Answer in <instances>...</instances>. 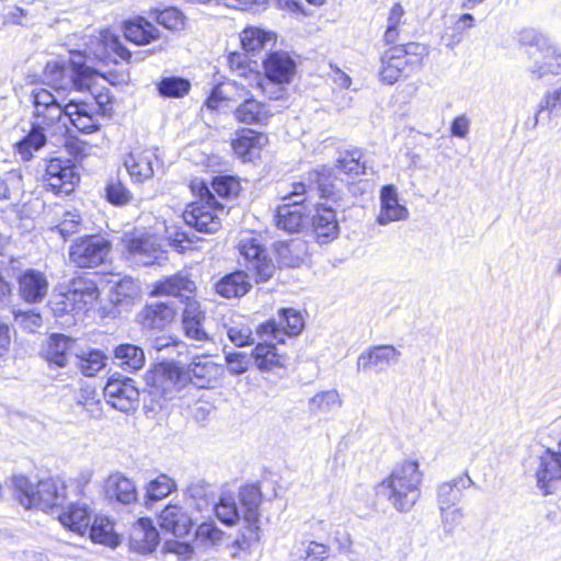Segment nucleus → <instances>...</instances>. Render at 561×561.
<instances>
[{
	"mask_svg": "<svg viewBox=\"0 0 561 561\" xmlns=\"http://www.w3.org/2000/svg\"><path fill=\"white\" fill-rule=\"evenodd\" d=\"M105 499L112 504L130 505L136 503L138 492L135 482L122 472L111 473L103 483Z\"/></svg>",
	"mask_w": 561,
	"mask_h": 561,
	"instance_id": "17",
	"label": "nucleus"
},
{
	"mask_svg": "<svg viewBox=\"0 0 561 561\" xmlns=\"http://www.w3.org/2000/svg\"><path fill=\"white\" fill-rule=\"evenodd\" d=\"M72 341L64 334H53L42 348L43 357L57 367H65L70 357Z\"/></svg>",
	"mask_w": 561,
	"mask_h": 561,
	"instance_id": "34",
	"label": "nucleus"
},
{
	"mask_svg": "<svg viewBox=\"0 0 561 561\" xmlns=\"http://www.w3.org/2000/svg\"><path fill=\"white\" fill-rule=\"evenodd\" d=\"M205 314L196 300H187L182 314L184 335L196 342L209 341V334L204 329Z\"/></svg>",
	"mask_w": 561,
	"mask_h": 561,
	"instance_id": "26",
	"label": "nucleus"
},
{
	"mask_svg": "<svg viewBox=\"0 0 561 561\" xmlns=\"http://www.w3.org/2000/svg\"><path fill=\"white\" fill-rule=\"evenodd\" d=\"M90 538L93 542L116 547L119 538L114 530L113 522L105 516H95L90 527Z\"/></svg>",
	"mask_w": 561,
	"mask_h": 561,
	"instance_id": "42",
	"label": "nucleus"
},
{
	"mask_svg": "<svg viewBox=\"0 0 561 561\" xmlns=\"http://www.w3.org/2000/svg\"><path fill=\"white\" fill-rule=\"evenodd\" d=\"M56 515L64 527L80 535L87 533L91 522V508L83 502L65 503Z\"/></svg>",
	"mask_w": 561,
	"mask_h": 561,
	"instance_id": "24",
	"label": "nucleus"
},
{
	"mask_svg": "<svg viewBox=\"0 0 561 561\" xmlns=\"http://www.w3.org/2000/svg\"><path fill=\"white\" fill-rule=\"evenodd\" d=\"M31 96L32 129L15 145L16 152L24 161L33 158L34 152L46 144L47 137L61 134L66 129V105L62 106L57 98L44 88L34 89Z\"/></svg>",
	"mask_w": 561,
	"mask_h": 561,
	"instance_id": "1",
	"label": "nucleus"
},
{
	"mask_svg": "<svg viewBox=\"0 0 561 561\" xmlns=\"http://www.w3.org/2000/svg\"><path fill=\"white\" fill-rule=\"evenodd\" d=\"M224 531L219 529L215 522L202 523L195 533V540L204 548L217 546L221 542Z\"/></svg>",
	"mask_w": 561,
	"mask_h": 561,
	"instance_id": "48",
	"label": "nucleus"
},
{
	"mask_svg": "<svg viewBox=\"0 0 561 561\" xmlns=\"http://www.w3.org/2000/svg\"><path fill=\"white\" fill-rule=\"evenodd\" d=\"M309 180L316 182L317 187L304 182L291 184V191L286 193L283 197V204L276 210V225L279 229L288 232L298 231L307 216L306 202L310 197V193L317 191L321 197L334 204L342 199L341 190L337 183L330 181V175L325 168L321 171L314 170L309 173Z\"/></svg>",
	"mask_w": 561,
	"mask_h": 561,
	"instance_id": "2",
	"label": "nucleus"
},
{
	"mask_svg": "<svg viewBox=\"0 0 561 561\" xmlns=\"http://www.w3.org/2000/svg\"><path fill=\"white\" fill-rule=\"evenodd\" d=\"M152 388L162 397L171 399L190 380L188 371L173 362H162L151 371Z\"/></svg>",
	"mask_w": 561,
	"mask_h": 561,
	"instance_id": "11",
	"label": "nucleus"
},
{
	"mask_svg": "<svg viewBox=\"0 0 561 561\" xmlns=\"http://www.w3.org/2000/svg\"><path fill=\"white\" fill-rule=\"evenodd\" d=\"M106 402L121 412L135 410L139 400V391L130 378H111L103 389Z\"/></svg>",
	"mask_w": 561,
	"mask_h": 561,
	"instance_id": "14",
	"label": "nucleus"
},
{
	"mask_svg": "<svg viewBox=\"0 0 561 561\" xmlns=\"http://www.w3.org/2000/svg\"><path fill=\"white\" fill-rule=\"evenodd\" d=\"M270 115L267 106L254 99H247L234 110L236 119L245 125L263 124Z\"/></svg>",
	"mask_w": 561,
	"mask_h": 561,
	"instance_id": "37",
	"label": "nucleus"
},
{
	"mask_svg": "<svg viewBox=\"0 0 561 561\" xmlns=\"http://www.w3.org/2000/svg\"><path fill=\"white\" fill-rule=\"evenodd\" d=\"M124 35L126 39L137 45H145L160 36L159 30L148 22L139 18L125 24Z\"/></svg>",
	"mask_w": 561,
	"mask_h": 561,
	"instance_id": "41",
	"label": "nucleus"
},
{
	"mask_svg": "<svg viewBox=\"0 0 561 561\" xmlns=\"http://www.w3.org/2000/svg\"><path fill=\"white\" fill-rule=\"evenodd\" d=\"M362 152L352 150L344 152L337 160V167L346 174L359 175L365 173V163L360 161Z\"/></svg>",
	"mask_w": 561,
	"mask_h": 561,
	"instance_id": "51",
	"label": "nucleus"
},
{
	"mask_svg": "<svg viewBox=\"0 0 561 561\" xmlns=\"http://www.w3.org/2000/svg\"><path fill=\"white\" fill-rule=\"evenodd\" d=\"M20 491L19 500L26 508L37 507L57 514L67 500V488L58 479H46L33 486L26 478L20 477L14 481Z\"/></svg>",
	"mask_w": 561,
	"mask_h": 561,
	"instance_id": "6",
	"label": "nucleus"
},
{
	"mask_svg": "<svg viewBox=\"0 0 561 561\" xmlns=\"http://www.w3.org/2000/svg\"><path fill=\"white\" fill-rule=\"evenodd\" d=\"M192 524V517L178 504L165 506L159 515L160 527L176 537L187 535Z\"/></svg>",
	"mask_w": 561,
	"mask_h": 561,
	"instance_id": "27",
	"label": "nucleus"
},
{
	"mask_svg": "<svg viewBox=\"0 0 561 561\" xmlns=\"http://www.w3.org/2000/svg\"><path fill=\"white\" fill-rule=\"evenodd\" d=\"M245 268L252 273L257 283L267 282L276 271V265L260 239L243 237L238 245Z\"/></svg>",
	"mask_w": 561,
	"mask_h": 561,
	"instance_id": "8",
	"label": "nucleus"
},
{
	"mask_svg": "<svg viewBox=\"0 0 561 561\" xmlns=\"http://www.w3.org/2000/svg\"><path fill=\"white\" fill-rule=\"evenodd\" d=\"M252 363V354L248 355L244 352L226 354V364L229 373L232 375H241L245 373Z\"/></svg>",
	"mask_w": 561,
	"mask_h": 561,
	"instance_id": "61",
	"label": "nucleus"
},
{
	"mask_svg": "<svg viewBox=\"0 0 561 561\" xmlns=\"http://www.w3.org/2000/svg\"><path fill=\"white\" fill-rule=\"evenodd\" d=\"M152 347L158 352H165L168 356L182 355L187 352V345L172 336H158L152 340Z\"/></svg>",
	"mask_w": 561,
	"mask_h": 561,
	"instance_id": "55",
	"label": "nucleus"
},
{
	"mask_svg": "<svg viewBox=\"0 0 561 561\" xmlns=\"http://www.w3.org/2000/svg\"><path fill=\"white\" fill-rule=\"evenodd\" d=\"M423 471L417 460H404L377 486L378 494L385 496L391 506L400 512H410L421 497Z\"/></svg>",
	"mask_w": 561,
	"mask_h": 561,
	"instance_id": "3",
	"label": "nucleus"
},
{
	"mask_svg": "<svg viewBox=\"0 0 561 561\" xmlns=\"http://www.w3.org/2000/svg\"><path fill=\"white\" fill-rule=\"evenodd\" d=\"M229 340L238 347L254 343L252 330L245 324H234L227 329Z\"/></svg>",
	"mask_w": 561,
	"mask_h": 561,
	"instance_id": "64",
	"label": "nucleus"
},
{
	"mask_svg": "<svg viewBox=\"0 0 561 561\" xmlns=\"http://www.w3.org/2000/svg\"><path fill=\"white\" fill-rule=\"evenodd\" d=\"M536 485L543 495L561 491V440L536 458Z\"/></svg>",
	"mask_w": 561,
	"mask_h": 561,
	"instance_id": "10",
	"label": "nucleus"
},
{
	"mask_svg": "<svg viewBox=\"0 0 561 561\" xmlns=\"http://www.w3.org/2000/svg\"><path fill=\"white\" fill-rule=\"evenodd\" d=\"M266 141L265 135L253 129L243 128L237 134L231 146L233 152L245 162L252 161Z\"/></svg>",
	"mask_w": 561,
	"mask_h": 561,
	"instance_id": "29",
	"label": "nucleus"
},
{
	"mask_svg": "<svg viewBox=\"0 0 561 561\" xmlns=\"http://www.w3.org/2000/svg\"><path fill=\"white\" fill-rule=\"evenodd\" d=\"M18 284L21 298L28 304L41 302L46 297L49 287L46 275L32 268L19 277Z\"/></svg>",
	"mask_w": 561,
	"mask_h": 561,
	"instance_id": "23",
	"label": "nucleus"
},
{
	"mask_svg": "<svg viewBox=\"0 0 561 561\" xmlns=\"http://www.w3.org/2000/svg\"><path fill=\"white\" fill-rule=\"evenodd\" d=\"M240 183L232 176H216L211 182L210 192L219 197H231L238 195Z\"/></svg>",
	"mask_w": 561,
	"mask_h": 561,
	"instance_id": "56",
	"label": "nucleus"
},
{
	"mask_svg": "<svg viewBox=\"0 0 561 561\" xmlns=\"http://www.w3.org/2000/svg\"><path fill=\"white\" fill-rule=\"evenodd\" d=\"M250 288L249 275L243 271L226 275L216 284V291L228 299L242 297L249 293Z\"/></svg>",
	"mask_w": 561,
	"mask_h": 561,
	"instance_id": "36",
	"label": "nucleus"
},
{
	"mask_svg": "<svg viewBox=\"0 0 561 561\" xmlns=\"http://www.w3.org/2000/svg\"><path fill=\"white\" fill-rule=\"evenodd\" d=\"M217 518L228 526L236 525L240 519H243V505L239 500L231 494H224L216 505H211Z\"/></svg>",
	"mask_w": 561,
	"mask_h": 561,
	"instance_id": "38",
	"label": "nucleus"
},
{
	"mask_svg": "<svg viewBox=\"0 0 561 561\" xmlns=\"http://www.w3.org/2000/svg\"><path fill=\"white\" fill-rule=\"evenodd\" d=\"M43 180L56 194L68 195L75 190L79 174L69 159L51 158L46 161Z\"/></svg>",
	"mask_w": 561,
	"mask_h": 561,
	"instance_id": "13",
	"label": "nucleus"
},
{
	"mask_svg": "<svg viewBox=\"0 0 561 561\" xmlns=\"http://www.w3.org/2000/svg\"><path fill=\"white\" fill-rule=\"evenodd\" d=\"M473 484L468 473L454 478L451 481L438 485L437 501L439 508H451L457 505L461 499L463 490Z\"/></svg>",
	"mask_w": 561,
	"mask_h": 561,
	"instance_id": "32",
	"label": "nucleus"
},
{
	"mask_svg": "<svg viewBox=\"0 0 561 561\" xmlns=\"http://www.w3.org/2000/svg\"><path fill=\"white\" fill-rule=\"evenodd\" d=\"M49 305L56 317H62L68 313H78L76 305L68 290L55 294L49 301Z\"/></svg>",
	"mask_w": 561,
	"mask_h": 561,
	"instance_id": "59",
	"label": "nucleus"
},
{
	"mask_svg": "<svg viewBox=\"0 0 561 561\" xmlns=\"http://www.w3.org/2000/svg\"><path fill=\"white\" fill-rule=\"evenodd\" d=\"M116 364L128 371H137L145 365L144 350L135 344H121L114 350Z\"/></svg>",
	"mask_w": 561,
	"mask_h": 561,
	"instance_id": "39",
	"label": "nucleus"
},
{
	"mask_svg": "<svg viewBox=\"0 0 561 561\" xmlns=\"http://www.w3.org/2000/svg\"><path fill=\"white\" fill-rule=\"evenodd\" d=\"M401 352L392 345L373 346L362 353L357 359L358 369L382 371L388 366L397 364Z\"/></svg>",
	"mask_w": 561,
	"mask_h": 561,
	"instance_id": "19",
	"label": "nucleus"
},
{
	"mask_svg": "<svg viewBox=\"0 0 561 561\" xmlns=\"http://www.w3.org/2000/svg\"><path fill=\"white\" fill-rule=\"evenodd\" d=\"M81 226V216L79 213L65 211L60 222L53 229L56 230L64 239L77 233Z\"/></svg>",
	"mask_w": 561,
	"mask_h": 561,
	"instance_id": "58",
	"label": "nucleus"
},
{
	"mask_svg": "<svg viewBox=\"0 0 561 561\" xmlns=\"http://www.w3.org/2000/svg\"><path fill=\"white\" fill-rule=\"evenodd\" d=\"M111 251V243L100 236L77 239L69 248V262L80 268H93L102 264Z\"/></svg>",
	"mask_w": 561,
	"mask_h": 561,
	"instance_id": "9",
	"label": "nucleus"
},
{
	"mask_svg": "<svg viewBox=\"0 0 561 561\" xmlns=\"http://www.w3.org/2000/svg\"><path fill=\"white\" fill-rule=\"evenodd\" d=\"M78 403L81 404L93 417H100L102 409L100 398L94 387L87 385L80 389Z\"/></svg>",
	"mask_w": 561,
	"mask_h": 561,
	"instance_id": "53",
	"label": "nucleus"
},
{
	"mask_svg": "<svg viewBox=\"0 0 561 561\" xmlns=\"http://www.w3.org/2000/svg\"><path fill=\"white\" fill-rule=\"evenodd\" d=\"M207 492L208 484L203 480L190 483L185 491L190 499L196 501V507L199 511L210 506V503L207 500Z\"/></svg>",
	"mask_w": 561,
	"mask_h": 561,
	"instance_id": "62",
	"label": "nucleus"
},
{
	"mask_svg": "<svg viewBox=\"0 0 561 561\" xmlns=\"http://www.w3.org/2000/svg\"><path fill=\"white\" fill-rule=\"evenodd\" d=\"M94 76L95 71L85 65L84 57L80 53H71L68 66L62 61L51 60L44 69L45 82L58 91L73 89L84 92L85 89H90Z\"/></svg>",
	"mask_w": 561,
	"mask_h": 561,
	"instance_id": "5",
	"label": "nucleus"
},
{
	"mask_svg": "<svg viewBox=\"0 0 561 561\" xmlns=\"http://www.w3.org/2000/svg\"><path fill=\"white\" fill-rule=\"evenodd\" d=\"M405 11L400 3H394L389 10L387 18V27L383 34V39L387 44H396L403 31L405 24Z\"/></svg>",
	"mask_w": 561,
	"mask_h": 561,
	"instance_id": "46",
	"label": "nucleus"
},
{
	"mask_svg": "<svg viewBox=\"0 0 561 561\" xmlns=\"http://www.w3.org/2000/svg\"><path fill=\"white\" fill-rule=\"evenodd\" d=\"M252 362L262 373L275 371L285 365L284 356L277 352L271 339H264L263 343H257L252 351Z\"/></svg>",
	"mask_w": 561,
	"mask_h": 561,
	"instance_id": "31",
	"label": "nucleus"
},
{
	"mask_svg": "<svg viewBox=\"0 0 561 561\" xmlns=\"http://www.w3.org/2000/svg\"><path fill=\"white\" fill-rule=\"evenodd\" d=\"M534 65L530 68L536 79H542L561 72V49L553 43L549 48L531 54Z\"/></svg>",
	"mask_w": 561,
	"mask_h": 561,
	"instance_id": "28",
	"label": "nucleus"
},
{
	"mask_svg": "<svg viewBox=\"0 0 561 561\" xmlns=\"http://www.w3.org/2000/svg\"><path fill=\"white\" fill-rule=\"evenodd\" d=\"M77 366L81 373L88 377L96 375L105 367L106 356L98 350L82 352L77 356Z\"/></svg>",
	"mask_w": 561,
	"mask_h": 561,
	"instance_id": "47",
	"label": "nucleus"
},
{
	"mask_svg": "<svg viewBox=\"0 0 561 561\" xmlns=\"http://www.w3.org/2000/svg\"><path fill=\"white\" fill-rule=\"evenodd\" d=\"M379 211L376 221L380 226H388L391 222L404 221L409 218V209L399 201L398 188L392 185H383L379 195Z\"/></svg>",
	"mask_w": 561,
	"mask_h": 561,
	"instance_id": "15",
	"label": "nucleus"
},
{
	"mask_svg": "<svg viewBox=\"0 0 561 561\" xmlns=\"http://www.w3.org/2000/svg\"><path fill=\"white\" fill-rule=\"evenodd\" d=\"M342 401L336 390H329L317 393L310 399V407L314 411L329 412L334 408H340Z\"/></svg>",
	"mask_w": 561,
	"mask_h": 561,
	"instance_id": "54",
	"label": "nucleus"
},
{
	"mask_svg": "<svg viewBox=\"0 0 561 561\" xmlns=\"http://www.w3.org/2000/svg\"><path fill=\"white\" fill-rule=\"evenodd\" d=\"M519 42L523 45L536 47L535 53H539L543 48H549L553 42L545 34L535 28H524L519 33Z\"/></svg>",
	"mask_w": 561,
	"mask_h": 561,
	"instance_id": "57",
	"label": "nucleus"
},
{
	"mask_svg": "<svg viewBox=\"0 0 561 561\" xmlns=\"http://www.w3.org/2000/svg\"><path fill=\"white\" fill-rule=\"evenodd\" d=\"M159 24L171 31H181L185 26V19L181 11L175 8H168L157 16Z\"/></svg>",
	"mask_w": 561,
	"mask_h": 561,
	"instance_id": "60",
	"label": "nucleus"
},
{
	"mask_svg": "<svg viewBox=\"0 0 561 561\" xmlns=\"http://www.w3.org/2000/svg\"><path fill=\"white\" fill-rule=\"evenodd\" d=\"M191 188L198 199L192 202L184 210L185 224L199 232H217L221 227L220 215L224 213V206L215 201L210 188L203 181H192Z\"/></svg>",
	"mask_w": 561,
	"mask_h": 561,
	"instance_id": "4",
	"label": "nucleus"
},
{
	"mask_svg": "<svg viewBox=\"0 0 561 561\" xmlns=\"http://www.w3.org/2000/svg\"><path fill=\"white\" fill-rule=\"evenodd\" d=\"M239 500L243 505V522L247 524L234 540L232 548L233 557H240L241 552H250L253 547L260 542V506L262 494L260 488L255 484H248L239 490Z\"/></svg>",
	"mask_w": 561,
	"mask_h": 561,
	"instance_id": "7",
	"label": "nucleus"
},
{
	"mask_svg": "<svg viewBox=\"0 0 561 561\" xmlns=\"http://www.w3.org/2000/svg\"><path fill=\"white\" fill-rule=\"evenodd\" d=\"M76 305L78 313L92 307L99 297L96 284L84 277L76 278L67 289Z\"/></svg>",
	"mask_w": 561,
	"mask_h": 561,
	"instance_id": "33",
	"label": "nucleus"
},
{
	"mask_svg": "<svg viewBox=\"0 0 561 561\" xmlns=\"http://www.w3.org/2000/svg\"><path fill=\"white\" fill-rule=\"evenodd\" d=\"M175 316V309L167 302H156L147 306L144 310L142 323L148 328H163L170 323Z\"/></svg>",
	"mask_w": 561,
	"mask_h": 561,
	"instance_id": "43",
	"label": "nucleus"
},
{
	"mask_svg": "<svg viewBox=\"0 0 561 561\" xmlns=\"http://www.w3.org/2000/svg\"><path fill=\"white\" fill-rule=\"evenodd\" d=\"M195 289L196 286L192 279L182 273H178L157 283L152 295L174 297L186 305L187 300H194Z\"/></svg>",
	"mask_w": 561,
	"mask_h": 561,
	"instance_id": "22",
	"label": "nucleus"
},
{
	"mask_svg": "<svg viewBox=\"0 0 561 561\" xmlns=\"http://www.w3.org/2000/svg\"><path fill=\"white\" fill-rule=\"evenodd\" d=\"M105 197L115 206H125L133 195L119 180L112 179L105 186Z\"/></svg>",
	"mask_w": 561,
	"mask_h": 561,
	"instance_id": "52",
	"label": "nucleus"
},
{
	"mask_svg": "<svg viewBox=\"0 0 561 561\" xmlns=\"http://www.w3.org/2000/svg\"><path fill=\"white\" fill-rule=\"evenodd\" d=\"M275 34L260 27H248L240 34L242 48L249 53L264 49L275 42Z\"/></svg>",
	"mask_w": 561,
	"mask_h": 561,
	"instance_id": "45",
	"label": "nucleus"
},
{
	"mask_svg": "<svg viewBox=\"0 0 561 561\" xmlns=\"http://www.w3.org/2000/svg\"><path fill=\"white\" fill-rule=\"evenodd\" d=\"M330 548L324 543L313 540L300 541L290 553L291 561H324Z\"/></svg>",
	"mask_w": 561,
	"mask_h": 561,
	"instance_id": "44",
	"label": "nucleus"
},
{
	"mask_svg": "<svg viewBox=\"0 0 561 561\" xmlns=\"http://www.w3.org/2000/svg\"><path fill=\"white\" fill-rule=\"evenodd\" d=\"M312 227L319 243H328L339 234L335 210L331 205L317 204L312 216Z\"/></svg>",
	"mask_w": 561,
	"mask_h": 561,
	"instance_id": "25",
	"label": "nucleus"
},
{
	"mask_svg": "<svg viewBox=\"0 0 561 561\" xmlns=\"http://www.w3.org/2000/svg\"><path fill=\"white\" fill-rule=\"evenodd\" d=\"M158 157L152 149L135 150L125 159L124 165L135 183H142L153 176Z\"/></svg>",
	"mask_w": 561,
	"mask_h": 561,
	"instance_id": "21",
	"label": "nucleus"
},
{
	"mask_svg": "<svg viewBox=\"0 0 561 561\" xmlns=\"http://www.w3.org/2000/svg\"><path fill=\"white\" fill-rule=\"evenodd\" d=\"M69 121L79 131L91 134L99 129V114L88 100H71L66 104V122Z\"/></svg>",
	"mask_w": 561,
	"mask_h": 561,
	"instance_id": "18",
	"label": "nucleus"
},
{
	"mask_svg": "<svg viewBox=\"0 0 561 561\" xmlns=\"http://www.w3.org/2000/svg\"><path fill=\"white\" fill-rule=\"evenodd\" d=\"M15 322L24 330L28 332H35L37 329L42 327V317L38 312L33 310L22 311L14 310L13 311Z\"/></svg>",
	"mask_w": 561,
	"mask_h": 561,
	"instance_id": "63",
	"label": "nucleus"
},
{
	"mask_svg": "<svg viewBox=\"0 0 561 561\" xmlns=\"http://www.w3.org/2000/svg\"><path fill=\"white\" fill-rule=\"evenodd\" d=\"M175 481L167 474H160L151 480L146 489L147 499L158 501L167 497L173 490H175Z\"/></svg>",
	"mask_w": 561,
	"mask_h": 561,
	"instance_id": "49",
	"label": "nucleus"
},
{
	"mask_svg": "<svg viewBox=\"0 0 561 561\" xmlns=\"http://www.w3.org/2000/svg\"><path fill=\"white\" fill-rule=\"evenodd\" d=\"M159 93L165 98H182L190 90V82L182 78H164L158 84Z\"/></svg>",
	"mask_w": 561,
	"mask_h": 561,
	"instance_id": "50",
	"label": "nucleus"
},
{
	"mask_svg": "<svg viewBox=\"0 0 561 561\" xmlns=\"http://www.w3.org/2000/svg\"><path fill=\"white\" fill-rule=\"evenodd\" d=\"M130 538L140 550L146 552L153 551L159 543L158 530L148 518L138 519L131 529Z\"/></svg>",
	"mask_w": 561,
	"mask_h": 561,
	"instance_id": "40",
	"label": "nucleus"
},
{
	"mask_svg": "<svg viewBox=\"0 0 561 561\" xmlns=\"http://www.w3.org/2000/svg\"><path fill=\"white\" fill-rule=\"evenodd\" d=\"M123 247L130 259L144 265H150L158 259L160 244L149 234L126 233L122 238Z\"/></svg>",
	"mask_w": 561,
	"mask_h": 561,
	"instance_id": "16",
	"label": "nucleus"
},
{
	"mask_svg": "<svg viewBox=\"0 0 561 561\" xmlns=\"http://www.w3.org/2000/svg\"><path fill=\"white\" fill-rule=\"evenodd\" d=\"M190 380L201 388H206L221 375V366L207 356L196 357L188 366Z\"/></svg>",
	"mask_w": 561,
	"mask_h": 561,
	"instance_id": "35",
	"label": "nucleus"
},
{
	"mask_svg": "<svg viewBox=\"0 0 561 561\" xmlns=\"http://www.w3.org/2000/svg\"><path fill=\"white\" fill-rule=\"evenodd\" d=\"M264 69L271 81L288 83L295 75L296 64L287 53L276 51L266 58Z\"/></svg>",
	"mask_w": 561,
	"mask_h": 561,
	"instance_id": "30",
	"label": "nucleus"
},
{
	"mask_svg": "<svg viewBox=\"0 0 561 561\" xmlns=\"http://www.w3.org/2000/svg\"><path fill=\"white\" fill-rule=\"evenodd\" d=\"M305 322L301 313L294 308L279 310V319H271L259 325L256 334L261 340L271 339L283 343L286 335H297L304 329Z\"/></svg>",
	"mask_w": 561,
	"mask_h": 561,
	"instance_id": "12",
	"label": "nucleus"
},
{
	"mask_svg": "<svg viewBox=\"0 0 561 561\" xmlns=\"http://www.w3.org/2000/svg\"><path fill=\"white\" fill-rule=\"evenodd\" d=\"M403 53V48L392 47L382 55L379 75L385 83L393 84L414 71Z\"/></svg>",
	"mask_w": 561,
	"mask_h": 561,
	"instance_id": "20",
	"label": "nucleus"
}]
</instances>
